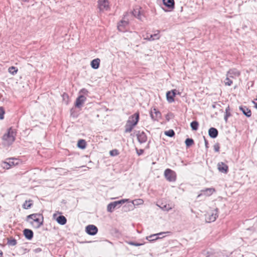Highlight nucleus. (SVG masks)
Masks as SVG:
<instances>
[{"mask_svg": "<svg viewBox=\"0 0 257 257\" xmlns=\"http://www.w3.org/2000/svg\"><path fill=\"white\" fill-rule=\"evenodd\" d=\"M16 132L15 129L10 128L7 133L3 137V144L6 146H10L15 140Z\"/></svg>", "mask_w": 257, "mask_h": 257, "instance_id": "f257e3e1", "label": "nucleus"}, {"mask_svg": "<svg viewBox=\"0 0 257 257\" xmlns=\"http://www.w3.org/2000/svg\"><path fill=\"white\" fill-rule=\"evenodd\" d=\"M240 110H241L242 113L247 117H250L251 115V110L247 108L246 106H240Z\"/></svg>", "mask_w": 257, "mask_h": 257, "instance_id": "6ab92c4d", "label": "nucleus"}, {"mask_svg": "<svg viewBox=\"0 0 257 257\" xmlns=\"http://www.w3.org/2000/svg\"><path fill=\"white\" fill-rule=\"evenodd\" d=\"M81 92H83V93H85V92H88L87 90L85 89H81Z\"/></svg>", "mask_w": 257, "mask_h": 257, "instance_id": "de8ad7c7", "label": "nucleus"}, {"mask_svg": "<svg viewBox=\"0 0 257 257\" xmlns=\"http://www.w3.org/2000/svg\"><path fill=\"white\" fill-rule=\"evenodd\" d=\"M215 192V189L213 188H206L205 190H201V193L197 196V198H199L201 196L204 195L205 196H209Z\"/></svg>", "mask_w": 257, "mask_h": 257, "instance_id": "6e6552de", "label": "nucleus"}, {"mask_svg": "<svg viewBox=\"0 0 257 257\" xmlns=\"http://www.w3.org/2000/svg\"><path fill=\"white\" fill-rule=\"evenodd\" d=\"M231 115L230 112V107L229 106H228L226 109H225V114L224 115V120L226 122H227L228 117H229Z\"/></svg>", "mask_w": 257, "mask_h": 257, "instance_id": "7c9ffc66", "label": "nucleus"}, {"mask_svg": "<svg viewBox=\"0 0 257 257\" xmlns=\"http://www.w3.org/2000/svg\"><path fill=\"white\" fill-rule=\"evenodd\" d=\"M137 136L139 142L141 144L145 143L147 140V137L144 132L138 131Z\"/></svg>", "mask_w": 257, "mask_h": 257, "instance_id": "9b49d317", "label": "nucleus"}, {"mask_svg": "<svg viewBox=\"0 0 257 257\" xmlns=\"http://www.w3.org/2000/svg\"><path fill=\"white\" fill-rule=\"evenodd\" d=\"M150 116L153 120H158L161 117V113L156 108H154L151 110Z\"/></svg>", "mask_w": 257, "mask_h": 257, "instance_id": "1a4fd4ad", "label": "nucleus"}, {"mask_svg": "<svg viewBox=\"0 0 257 257\" xmlns=\"http://www.w3.org/2000/svg\"><path fill=\"white\" fill-rule=\"evenodd\" d=\"M41 250H42L40 248H37L34 250V252L36 253L39 252L41 251Z\"/></svg>", "mask_w": 257, "mask_h": 257, "instance_id": "c03bdc74", "label": "nucleus"}, {"mask_svg": "<svg viewBox=\"0 0 257 257\" xmlns=\"http://www.w3.org/2000/svg\"><path fill=\"white\" fill-rule=\"evenodd\" d=\"M7 164L10 166H15L18 164L17 160L14 159H10L9 162Z\"/></svg>", "mask_w": 257, "mask_h": 257, "instance_id": "e433bc0d", "label": "nucleus"}, {"mask_svg": "<svg viewBox=\"0 0 257 257\" xmlns=\"http://www.w3.org/2000/svg\"><path fill=\"white\" fill-rule=\"evenodd\" d=\"M230 77L226 76L224 83L225 85L230 86L232 84V81L230 79Z\"/></svg>", "mask_w": 257, "mask_h": 257, "instance_id": "c9c22d12", "label": "nucleus"}, {"mask_svg": "<svg viewBox=\"0 0 257 257\" xmlns=\"http://www.w3.org/2000/svg\"><path fill=\"white\" fill-rule=\"evenodd\" d=\"M3 252L2 251H0V257H3Z\"/></svg>", "mask_w": 257, "mask_h": 257, "instance_id": "8fccbe9b", "label": "nucleus"}, {"mask_svg": "<svg viewBox=\"0 0 257 257\" xmlns=\"http://www.w3.org/2000/svg\"><path fill=\"white\" fill-rule=\"evenodd\" d=\"M98 8L100 11L107 10L108 8V2L106 0H98Z\"/></svg>", "mask_w": 257, "mask_h": 257, "instance_id": "9d476101", "label": "nucleus"}, {"mask_svg": "<svg viewBox=\"0 0 257 257\" xmlns=\"http://www.w3.org/2000/svg\"><path fill=\"white\" fill-rule=\"evenodd\" d=\"M144 152L143 150H140L139 152H138V154L140 156Z\"/></svg>", "mask_w": 257, "mask_h": 257, "instance_id": "49530a36", "label": "nucleus"}, {"mask_svg": "<svg viewBox=\"0 0 257 257\" xmlns=\"http://www.w3.org/2000/svg\"><path fill=\"white\" fill-rule=\"evenodd\" d=\"M77 146L78 148L83 149L86 147V142L84 140H80L78 142Z\"/></svg>", "mask_w": 257, "mask_h": 257, "instance_id": "cd10ccee", "label": "nucleus"}, {"mask_svg": "<svg viewBox=\"0 0 257 257\" xmlns=\"http://www.w3.org/2000/svg\"><path fill=\"white\" fill-rule=\"evenodd\" d=\"M140 8H137L132 12L133 15L141 21H143V16L141 14Z\"/></svg>", "mask_w": 257, "mask_h": 257, "instance_id": "2eb2a0df", "label": "nucleus"}, {"mask_svg": "<svg viewBox=\"0 0 257 257\" xmlns=\"http://www.w3.org/2000/svg\"><path fill=\"white\" fill-rule=\"evenodd\" d=\"M170 233V232H169V231L160 232L159 233H156V234H153V235H151L150 236L147 237V239L148 240H149V241H154V240H156L157 239L160 238L159 237H156V236L162 235V234H165V233L167 234V233Z\"/></svg>", "mask_w": 257, "mask_h": 257, "instance_id": "f3484780", "label": "nucleus"}, {"mask_svg": "<svg viewBox=\"0 0 257 257\" xmlns=\"http://www.w3.org/2000/svg\"><path fill=\"white\" fill-rule=\"evenodd\" d=\"M132 202L134 204V205H138L140 204H143L144 203V201L141 199H138L133 200Z\"/></svg>", "mask_w": 257, "mask_h": 257, "instance_id": "473e14b6", "label": "nucleus"}, {"mask_svg": "<svg viewBox=\"0 0 257 257\" xmlns=\"http://www.w3.org/2000/svg\"><path fill=\"white\" fill-rule=\"evenodd\" d=\"M192 130L196 131L198 128L199 123L197 121H193L190 124Z\"/></svg>", "mask_w": 257, "mask_h": 257, "instance_id": "c756f323", "label": "nucleus"}, {"mask_svg": "<svg viewBox=\"0 0 257 257\" xmlns=\"http://www.w3.org/2000/svg\"><path fill=\"white\" fill-rule=\"evenodd\" d=\"M127 243L128 244H130V245H132L136 246H141V245H143V243H136V242H133V241H128V242H127Z\"/></svg>", "mask_w": 257, "mask_h": 257, "instance_id": "ea45409f", "label": "nucleus"}, {"mask_svg": "<svg viewBox=\"0 0 257 257\" xmlns=\"http://www.w3.org/2000/svg\"><path fill=\"white\" fill-rule=\"evenodd\" d=\"M24 235L25 237L31 240L33 237V232L32 230L29 229H25L23 231Z\"/></svg>", "mask_w": 257, "mask_h": 257, "instance_id": "a211bd4d", "label": "nucleus"}, {"mask_svg": "<svg viewBox=\"0 0 257 257\" xmlns=\"http://www.w3.org/2000/svg\"><path fill=\"white\" fill-rule=\"evenodd\" d=\"M163 4L169 9H174L175 2L174 0H163Z\"/></svg>", "mask_w": 257, "mask_h": 257, "instance_id": "aec40b11", "label": "nucleus"}, {"mask_svg": "<svg viewBox=\"0 0 257 257\" xmlns=\"http://www.w3.org/2000/svg\"><path fill=\"white\" fill-rule=\"evenodd\" d=\"M194 144V141L192 139L187 138L185 140V144L187 147L192 146Z\"/></svg>", "mask_w": 257, "mask_h": 257, "instance_id": "72a5a7b5", "label": "nucleus"}, {"mask_svg": "<svg viewBox=\"0 0 257 257\" xmlns=\"http://www.w3.org/2000/svg\"><path fill=\"white\" fill-rule=\"evenodd\" d=\"M18 68L14 66H11L8 69V72L13 75H15L18 72Z\"/></svg>", "mask_w": 257, "mask_h": 257, "instance_id": "c85d7f7f", "label": "nucleus"}, {"mask_svg": "<svg viewBox=\"0 0 257 257\" xmlns=\"http://www.w3.org/2000/svg\"><path fill=\"white\" fill-rule=\"evenodd\" d=\"M100 61V60L99 58L92 60L90 64L91 67L94 69H98L99 67Z\"/></svg>", "mask_w": 257, "mask_h": 257, "instance_id": "412c9836", "label": "nucleus"}, {"mask_svg": "<svg viewBox=\"0 0 257 257\" xmlns=\"http://www.w3.org/2000/svg\"><path fill=\"white\" fill-rule=\"evenodd\" d=\"M17 241L13 238H8L7 244L10 246H15L17 244Z\"/></svg>", "mask_w": 257, "mask_h": 257, "instance_id": "bb28decb", "label": "nucleus"}, {"mask_svg": "<svg viewBox=\"0 0 257 257\" xmlns=\"http://www.w3.org/2000/svg\"><path fill=\"white\" fill-rule=\"evenodd\" d=\"M240 75L239 71L235 68L229 69L226 74V76L230 77L231 78H235Z\"/></svg>", "mask_w": 257, "mask_h": 257, "instance_id": "0eeeda50", "label": "nucleus"}, {"mask_svg": "<svg viewBox=\"0 0 257 257\" xmlns=\"http://www.w3.org/2000/svg\"><path fill=\"white\" fill-rule=\"evenodd\" d=\"M203 138H204V139L205 147H206V149H207L208 148V141L206 140V139H205V138L204 137Z\"/></svg>", "mask_w": 257, "mask_h": 257, "instance_id": "37998d69", "label": "nucleus"}, {"mask_svg": "<svg viewBox=\"0 0 257 257\" xmlns=\"http://www.w3.org/2000/svg\"><path fill=\"white\" fill-rule=\"evenodd\" d=\"M162 210L164 211H169L173 208V206L170 204H164L162 203L161 205H157Z\"/></svg>", "mask_w": 257, "mask_h": 257, "instance_id": "4be33fe9", "label": "nucleus"}, {"mask_svg": "<svg viewBox=\"0 0 257 257\" xmlns=\"http://www.w3.org/2000/svg\"><path fill=\"white\" fill-rule=\"evenodd\" d=\"M208 134L210 138H216L218 134V130L214 127H211L208 130Z\"/></svg>", "mask_w": 257, "mask_h": 257, "instance_id": "dca6fc26", "label": "nucleus"}, {"mask_svg": "<svg viewBox=\"0 0 257 257\" xmlns=\"http://www.w3.org/2000/svg\"><path fill=\"white\" fill-rule=\"evenodd\" d=\"M217 168L219 172L225 174H226L228 171V166L223 162L218 163Z\"/></svg>", "mask_w": 257, "mask_h": 257, "instance_id": "f8f14e48", "label": "nucleus"}, {"mask_svg": "<svg viewBox=\"0 0 257 257\" xmlns=\"http://www.w3.org/2000/svg\"><path fill=\"white\" fill-rule=\"evenodd\" d=\"M159 31H158V33L155 34H151L150 35V38L152 39V41H154L155 40H158L160 39V35L159 34Z\"/></svg>", "mask_w": 257, "mask_h": 257, "instance_id": "2f4dec72", "label": "nucleus"}, {"mask_svg": "<svg viewBox=\"0 0 257 257\" xmlns=\"http://www.w3.org/2000/svg\"><path fill=\"white\" fill-rule=\"evenodd\" d=\"M128 22L127 20H121L117 25V29L120 32H124L125 28L128 25Z\"/></svg>", "mask_w": 257, "mask_h": 257, "instance_id": "4468645a", "label": "nucleus"}, {"mask_svg": "<svg viewBox=\"0 0 257 257\" xmlns=\"http://www.w3.org/2000/svg\"><path fill=\"white\" fill-rule=\"evenodd\" d=\"M150 34H147L146 36L144 37V39L152 41V39L150 38Z\"/></svg>", "mask_w": 257, "mask_h": 257, "instance_id": "79ce46f5", "label": "nucleus"}, {"mask_svg": "<svg viewBox=\"0 0 257 257\" xmlns=\"http://www.w3.org/2000/svg\"><path fill=\"white\" fill-rule=\"evenodd\" d=\"M139 119V113H135L133 115L129 117L125 125L124 132L125 133H130L132 131L135 126L137 125Z\"/></svg>", "mask_w": 257, "mask_h": 257, "instance_id": "f03ea898", "label": "nucleus"}, {"mask_svg": "<svg viewBox=\"0 0 257 257\" xmlns=\"http://www.w3.org/2000/svg\"><path fill=\"white\" fill-rule=\"evenodd\" d=\"M217 217H218L217 209H216L214 211V212H213L211 215H209V218H208L209 221V222L214 221Z\"/></svg>", "mask_w": 257, "mask_h": 257, "instance_id": "393cba45", "label": "nucleus"}, {"mask_svg": "<svg viewBox=\"0 0 257 257\" xmlns=\"http://www.w3.org/2000/svg\"><path fill=\"white\" fill-rule=\"evenodd\" d=\"M32 200L25 201V202H24V203L23 205V207L26 209L30 208L33 205V203H32Z\"/></svg>", "mask_w": 257, "mask_h": 257, "instance_id": "a878e982", "label": "nucleus"}, {"mask_svg": "<svg viewBox=\"0 0 257 257\" xmlns=\"http://www.w3.org/2000/svg\"><path fill=\"white\" fill-rule=\"evenodd\" d=\"M86 98L83 95H80L76 100L75 106L80 108L84 103Z\"/></svg>", "mask_w": 257, "mask_h": 257, "instance_id": "ddd939ff", "label": "nucleus"}, {"mask_svg": "<svg viewBox=\"0 0 257 257\" xmlns=\"http://www.w3.org/2000/svg\"><path fill=\"white\" fill-rule=\"evenodd\" d=\"M85 231L87 234L90 235H94L98 232V229L94 225H88L85 227Z\"/></svg>", "mask_w": 257, "mask_h": 257, "instance_id": "423d86ee", "label": "nucleus"}, {"mask_svg": "<svg viewBox=\"0 0 257 257\" xmlns=\"http://www.w3.org/2000/svg\"><path fill=\"white\" fill-rule=\"evenodd\" d=\"M166 97L168 101L170 103L174 101V95L173 92L168 91L166 93Z\"/></svg>", "mask_w": 257, "mask_h": 257, "instance_id": "b1692460", "label": "nucleus"}, {"mask_svg": "<svg viewBox=\"0 0 257 257\" xmlns=\"http://www.w3.org/2000/svg\"><path fill=\"white\" fill-rule=\"evenodd\" d=\"M56 220L57 222L60 224V225H64L66 223L67 219L66 217L64 216L63 215H60L59 216L57 219Z\"/></svg>", "mask_w": 257, "mask_h": 257, "instance_id": "5701e85b", "label": "nucleus"}, {"mask_svg": "<svg viewBox=\"0 0 257 257\" xmlns=\"http://www.w3.org/2000/svg\"><path fill=\"white\" fill-rule=\"evenodd\" d=\"M22 2H28L29 0H21Z\"/></svg>", "mask_w": 257, "mask_h": 257, "instance_id": "3c124183", "label": "nucleus"}, {"mask_svg": "<svg viewBox=\"0 0 257 257\" xmlns=\"http://www.w3.org/2000/svg\"><path fill=\"white\" fill-rule=\"evenodd\" d=\"M128 201V199H124L112 202L107 205V211L108 212H112L115 208H119L123 203H124Z\"/></svg>", "mask_w": 257, "mask_h": 257, "instance_id": "20e7f679", "label": "nucleus"}, {"mask_svg": "<svg viewBox=\"0 0 257 257\" xmlns=\"http://www.w3.org/2000/svg\"><path fill=\"white\" fill-rule=\"evenodd\" d=\"M27 221L29 219H31L33 220V222H31L33 224L34 226L36 228H39L43 223L44 218L42 214L40 213H34L30 214L27 217Z\"/></svg>", "mask_w": 257, "mask_h": 257, "instance_id": "7ed1b4c3", "label": "nucleus"}, {"mask_svg": "<svg viewBox=\"0 0 257 257\" xmlns=\"http://www.w3.org/2000/svg\"><path fill=\"white\" fill-rule=\"evenodd\" d=\"M5 112L3 107H0V119H3Z\"/></svg>", "mask_w": 257, "mask_h": 257, "instance_id": "58836bf2", "label": "nucleus"}, {"mask_svg": "<svg viewBox=\"0 0 257 257\" xmlns=\"http://www.w3.org/2000/svg\"><path fill=\"white\" fill-rule=\"evenodd\" d=\"M213 148H214V150L215 152H218L219 151V149H220L219 144L218 143H216L214 145Z\"/></svg>", "mask_w": 257, "mask_h": 257, "instance_id": "a19ab883", "label": "nucleus"}, {"mask_svg": "<svg viewBox=\"0 0 257 257\" xmlns=\"http://www.w3.org/2000/svg\"><path fill=\"white\" fill-rule=\"evenodd\" d=\"M165 178L169 182H174L176 179V173L170 169H167L164 172Z\"/></svg>", "mask_w": 257, "mask_h": 257, "instance_id": "39448f33", "label": "nucleus"}, {"mask_svg": "<svg viewBox=\"0 0 257 257\" xmlns=\"http://www.w3.org/2000/svg\"><path fill=\"white\" fill-rule=\"evenodd\" d=\"M109 154L111 156H116L119 154V153L117 150L114 149L110 151Z\"/></svg>", "mask_w": 257, "mask_h": 257, "instance_id": "4c0bfd02", "label": "nucleus"}, {"mask_svg": "<svg viewBox=\"0 0 257 257\" xmlns=\"http://www.w3.org/2000/svg\"><path fill=\"white\" fill-rule=\"evenodd\" d=\"M169 91L173 92L174 93V96H175V95L176 94V91H177V90L176 89H173V90H172L171 91Z\"/></svg>", "mask_w": 257, "mask_h": 257, "instance_id": "a18cd8bd", "label": "nucleus"}, {"mask_svg": "<svg viewBox=\"0 0 257 257\" xmlns=\"http://www.w3.org/2000/svg\"><path fill=\"white\" fill-rule=\"evenodd\" d=\"M253 103L255 104V108H257V102H255L254 101H253Z\"/></svg>", "mask_w": 257, "mask_h": 257, "instance_id": "09e8293b", "label": "nucleus"}, {"mask_svg": "<svg viewBox=\"0 0 257 257\" xmlns=\"http://www.w3.org/2000/svg\"><path fill=\"white\" fill-rule=\"evenodd\" d=\"M165 134L169 137H173L175 135V132L173 130H169V131H165Z\"/></svg>", "mask_w": 257, "mask_h": 257, "instance_id": "f704fd0d", "label": "nucleus"}]
</instances>
